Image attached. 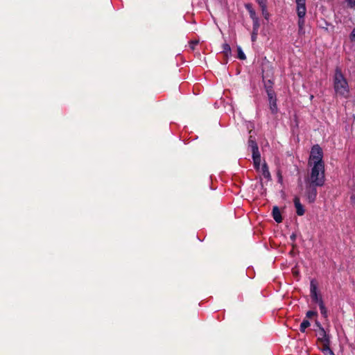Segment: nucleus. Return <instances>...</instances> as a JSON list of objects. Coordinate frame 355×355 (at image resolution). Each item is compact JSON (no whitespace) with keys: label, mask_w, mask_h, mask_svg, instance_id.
Returning a JSON list of instances; mask_svg holds the SVG:
<instances>
[{"label":"nucleus","mask_w":355,"mask_h":355,"mask_svg":"<svg viewBox=\"0 0 355 355\" xmlns=\"http://www.w3.org/2000/svg\"><path fill=\"white\" fill-rule=\"evenodd\" d=\"M334 87L337 95L345 98L349 96V87L340 69L336 68L334 76Z\"/></svg>","instance_id":"nucleus-1"},{"label":"nucleus","mask_w":355,"mask_h":355,"mask_svg":"<svg viewBox=\"0 0 355 355\" xmlns=\"http://www.w3.org/2000/svg\"><path fill=\"white\" fill-rule=\"evenodd\" d=\"M309 166L311 168V173L307 180V184H311L313 186H323L325 182L324 165Z\"/></svg>","instance_id":"nucleus-2"},{"label":"nucleus","mask_w":355,"mask_h":355,"mask_svg":"<svg viewBox=\"0 0 355 355\" xmlns=\"http://www.w3.org/2000/svg\"><path fill=\"white\" fill-rule=\"evenodd\" d=\"M296 3V12L298 19L299 33H304V26L305 24V16L306 13V0H295Z\"/></svg>","instance_id":"nucleus-3"},{"label":"nucleus","mask_w":355,"mask_h":355,"mask_svg":"<svg viewBox=\"0 0 355 355\" xmlns=\"http://www.w3.org/2000/svg\"><path fill=\"white\" fill-rule=\"evenodd\" d=\"M323 151L318 144L314 145L311 150L308 164L309 166L324 165L322 161Z\"/></svg>","instance_id":"nucleus-4"},{"label":"nucleus","mask_w":355,"mask_h":355,"mask_svg":"<svg viewBox=\"0 0 355 355\" xmlns=\"http://www.w3.org/2000/svg\"><path fill=\"white\" fill-rule=\"evenodd\" d=\"M310 295L313 302L319 304L323 302L321 295L318 291V283L312 279L310 283Z\"/></svg>","instance_id":"nucleus-5"},{"label":"nucleus","mask_w":355,"mask_h":355,"mask_svg":"<svg viewBox=\"0 0 355 355\" xmlns=\"http://www.w3.org/2000/svg\"><path fill=\"white\" fill-rule=\"evenodd\" d=\"M306 189V196L309 202H313L317 196V186H313L311 184H307Z\"/></svg>","instance_id":"nucleus-6"},{"label":"nucleus","mask_w":355,"mask_h":355,"mask_svg":"<svg viewBox=\"0 0 355 355\" xmlns=\"http://www.w3.org/2000/svg\"><path fill=\"white\" fill-rule=\"evenodd\" d=\"M320 327V331L318 333V340L320 344V348L327 345H329V338L324 331V328H322L320 325L318 324Z\"/></svg>","instance_id":"nucleus-7"},{"label":"nucleus","mask_w":355,"mask_h":355,"mask_svg":"<svg viewBox=\"0 0 355 355\" xmlns=\"http://www.w3.org/2000/svg\"><path fill=\"white\" fill-rule=\"evenodd\" d=\"M268 96L269 98L270 109L272 113H276L277 112V106L275 92L272 91H268Z\"/></svg>","instance_id":"nucleus-8"},{"label":"nucleus","mask_w":355,"mask_h":355,"mask_svg":"<svg viewBox=\"0 0 355 355\" xmlns=\"http://www.w3.org/2000/svg\"><path fill=\"white\" fill-rule=\"evenodd\" d=\"M293 201L296 209L297 214L298 216H303L305 213V210L304 209L303 205L300 202V198L298 197H295Z\"/></svg>","instance_id":"nucleus-9"},{"label":"nucleus","mask_w":355,"mask_h":355,"mask_svg":"<svg viewBox=\"0 0 355 355\" xmlns=\"http://www.w3.org/2000/svg\"><path fill=\"white\" fill-rule=\"evenodd\" d=\"M252 159L254 162V168L259 171L260 169L261 164V155L259 152L252 153Z\"/></svg>","instance_id":"nucleus-10"},{"label":"nucleus","mask_w":355,"mask_h":355,"mask_svg":"<svg viewBox=\"0 0 355 355\" xmlns=\"http://www.w3.org/2000/svg\"><path fill=\"white\" fill-rule=\"evenodd\" d=\"M272 216L274 220L279 223L282 221V217L281 215V212L277 207H274L272 209Z\"/></svg>","instance_id":"nucleus-11"},{"label":"nucleus","mask_w":355,"mask_h":355,"mask_svg":"<svg viewBox=\"0 0 355 355\" xmlns=\"http://www.w3.org/2000/svg\"><path fill=\"white\" fill-rule=\"evenodd\" d=\"M248 145H249V147L251 148L252 153H256L259 152L258 146H257L255 140L253 139L252 137H250L249 139Z\"/></svg>","instance_id":"nucleus-12"},{"label":"nucleus","mask_w":355,"mask_h":355,"mask_svg":"<svg viewBox=\"0 0 355 355\" xmlns=\"http://www.w3.org/2000/svg\"><path fill=\"white\" fill-rule=\"evenodd\" d=\"M260 168L263 176L265 178H269L270 175L267 164L266 163L263 164L261 167L260 166Z\"/></svg>","instance_id":"nucleus-13"},{"label":"nucleus","mask_w":355,"mask_h":355,"mask_svg":"<svg viewBox=\"0 0 355 355\" xmlns=\"http://www.w3.org/2000/svg\"><path fill=\"white\" fill-rule=\"evenodd\" d=\"M324 355H334L333 351L330 349L329 345H327L320 348Z\"/></svg>","instance_id":"nucleus-14"},{"label":"nucleus","mask_w":355,"mask_h":355,"mask_svg":"<svg viewBox=\"0 0 355 355\" xmlns=\"http://www.w3.org/2000/svg\"><path fill=\"white\" fill-rule=\"evenodd\" d=\"M319 307H320V313L322 314V315L324 318H327L328 315H327V310L324 304V302L321 303V304H319Z\"/></svg>","instance_id":"nucleus-15"},{"label":"nucleus","mask_w":355,"mask_h":355,"mask_svg":"<svg viewBox=\"0 0 355 355\" xmlns=\"http://www.w3.org/2000/svg\"><path fill=\"white\" fill-rule=\"evenodd\" d=\"M310 326V322L307 320H303V322L300 324V331L302 332H304L306 329Z\"/></svg>","instance_id":"nucleus-16"},{"label":"nucleus","mask_w":355,"mask_h":355,"mask_svg":"<svg viewBox=\"0 0 355 355\" xmlns=\"http://www.w3.org/2000/svg\"><path fill=\"white\" fill-rule=\"evenodd\" d=\"M257 3L261 8L263 12L264 13L266 11V0H257Z\"/></svg>","instance_id":"nucleus-17"},{"label":"nucleus","mask_w":355,"mask_h":355,"mask_svg":"<svg viewBox=\"0 0 355 355\" xmlns=\"http://www.w3.org/2000/svg\"><path fill=\"white\" fill-rule=\"evenodd\" d=\"M318 315L317 312L315 311H309L306 313V317L308 318H311L314 316H316Z\"/></svg>","instance_id":"nucleus-18"},{"label":"nucleus","mask_w":355,"mask_h":355,"mask_svg":"<svg viewBox=\"0 0 355 355\" xmlns=\"http://www.w3.org/2000/svg\"><path fill=\"white\" fill-rule=\"evenodd\" d=\"M239 58L241 60H245V55L244 53L241 51V49L240 48L239 49Z\"/></svg>","instance_id":"nucleus-19"},{"label":"nucleus","mask_w":355,"mask_h":355,"mask_svg":"<svg viewBox=\"0 0 355 355\" xmlns=\"http://www.w3.org/2000/svg\"><path fill=\"white\" fill-rule=\"evenodd\" d=\"M350 39L352 41H355V28L353 29L350 34Z\"/></svg>","instance_id":"nucleus-20"},{"label":"nucleus","mask_w":355,"mask_h":355,"mask_svg":"<svg viewBox=\"0 0 355 355\" xmlns=\"http://www.w3.org/2000/svg\"><path fill=\"white\" fill-rule=\"evenodd\" d=\"M347 3L351 8L355 6V0H347Z\"/></svg>","instance_id":"nucleus-21"},{"label":"nucleus","mask_w":355,"mask_h":355,"mask_svg":"<svg viewBox=\"0 0 355 355\" xmlns=\"http://www.w3.org/2000/svg\"><path fill=\"white\" fill-rule=\"evenodd\" d=\"M256 39H257V33L254 32L252 35V40L254 42L256 40Z\"/></svg>","instance_id":"nucleus-22"},{"label":"nucleus","mask_w":355,"mask_h":355,"mask_svg":"<svg viewBox=\"0 0 355 355\" xmlns=\"http://www.w3.org/2000/svg\"><path fill=\"white\" fill-rule=\"evenodd\" d=\"M250 13H251V17H253V16L254 15V12L251 11Z\"/></svg>","instance_id":"nucleus-23"},{"label":"nucleus","mask_w":355,"mask_h":355,"mask_svg":"<svg viewBox=\"0 0 355 355\" xmlns=\"http://www.w3.org/2000/svg\"><path fill=\"white\" fill-rule=\"evenodd\" d=\"M267 15H268V14L267 12H266L265 14V17L267 18Z\"/></svg>","instance_id":"nucleus-24"}]
</instances>
